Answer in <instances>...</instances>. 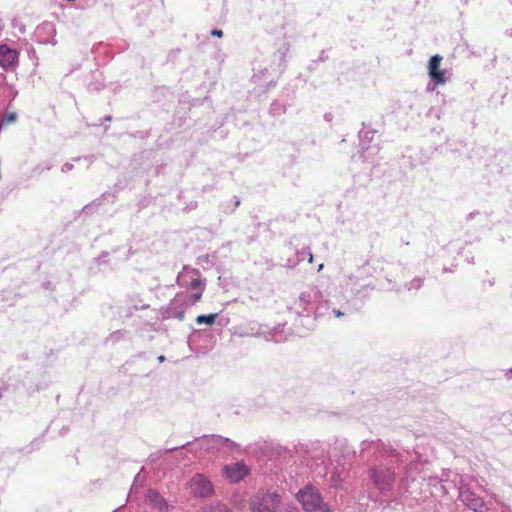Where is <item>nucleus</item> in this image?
<instances>
[{
  "mask_svg": "<svg viewBox=\"0 0 512 512\" xmlns=\"http://www.w3.org/2000/svg\"><path fill=\"white\" fill-rule=\"evenodd\" d=\"M299 502L305 512H330L329 507L322 500L318 490L306 487L297 494Z\"/></svg>",
  "mask_w": 512,
  "mask_h": 512,
  "instance_id": "f257e3e1",
  "label": "nucleus"
},
{
  "mask_svg": "<svg viewBox=\"0 0 512 512\" xmlns=\"http://www.w3.org/2000/svg\"><path fill=\"white\" fill-rule=\"evenodd\" d=\"M280 503V497L276 493H258L251 501V512H277Z\"/></svg>",
  "mask_w": 512,
  "mask_h": 512,
  "instance_id": "f03ea898",
  "label": "nucleus"
},
{
  "mask_svg": "<svg viewBox=\"0 0 512 512\" xmlns=\"http://www.w3.org/2000/svg\"><path fill=\"white\" fill-rule=\"evenodd\" d=\"M189 487L191 493L199 497H208L214 491L212 483L203 474L194 475L189 482Z\"/></svg>",
  "mask_w": 512,
  "mask_h": 512,
  "instance_id": "7ed1b4c3",
  "label": "nucleus"
},
{
  "mask_svg": "<svg viewBox=\"0 0 512 512\" xmlns=\"http://www.w3.org/2000/svg\"><path fill=\"white\" fill-rule=\"evenodd\" d=\"M372 477L375 486L381 492L390 491L395 481V473L392 469H374L372 470Z\"/></svg>",
  "mask_w": 512,
  "mask_h": 512,
  "instance_id": "20e7f679",
  "label": "nucleus"
},
{
  "mask_svg": "<svg viewBox=\"0 0 512 512\" xmlns=\"http://www.w3.org/2000/svg\"><path fill=\"white\" fill-rule=\"evenodd\" d=\"M249 472V467L243 462H236L224 467V474L226 478L233 483L243 480Z\"/></svg>",
  "mask_w": 512,
  "mask_h": 512,
  "instance_id": "39448f33",
  "label": "nucleus"
},
{
  "mask_svg": "<svg viewBox=\"0 0 512 512\" xmlns=\"http://www.w3.org/2000/svg\"><path fill=\"white\" fill-rule=\"evenodd\" d=\"M442 59V56L434 55L430 58L428 65L429 76L436 85H444L446 83L445 71L440 69Z\"/></svg>",
  "mask_w": 512,
  "mask_h": 512,
  "instance_id": "423d86ee",
  "label": "nucleus"
},
{
  "mask_svg": "<svg viewBox=\"0 0 512 512\" xmlns=\"http://www.w3.org/2000/svg\"><path fill=\"white\" fill-rule=\"evenodd\" d=\"M145 503L156 512H164L168 509V503L165 498L153 489L147 491Z\"/></svg>",
  "mask_w": 512,
  "mask_h": 512,
  "instance_id": "0eeeda50",
  "label": "nucleus"
},
{
  "mask_svg": "<svg viewBox=\"0 0 512 512\" xmlns=\"http://www.w3.org/2000/svg\"><path fill=\"white\" fill-rule=\"evenodd\" d=\"M18 58L16 50L9 48L6 45H0V65L4 68L13 66Z\"/></svg>",
  "mask_w": 512,
  "mask_h": 512,
  "instance_id": "6e6552de",
  "label": "nucleus"
},
{
  "mask_svg": "<svg viewBox=\"0 0 512 512\" xmlns=\"http://www.w3.org/2000/svg\"><path fill=\"white\" fill-rule=\"evenodd\" d=\"M217 318V314H208V315H199L196 318V323L198 324H207L212 325L215 323V320Z\"/></svg>",
  "mask_w": 512,
  "mask_h": 512,
  "instance_id": "1a4fd4ad",
  "label": "nucleus"
},
{
  "mask_svg": "<svg viewBox=\"0 0 512 512\" xmlns=\"http://www.w3.org/2000/svg\"><path fill=\"white\" fill-rule=\"evenodd\" d=\"M189 286L194 291H203L204 289V284L199 279H193Z\"/></svg>",
  "mask_w": 512,
  "mask_h": 512,
  "instance_id": "9d476101",
  "label": "nucleus"
},
{
  "mask_svg": "<svg viewBox=\"0 0 512 512\" xmlns=\"http://www.w3.org/2000/svg\"><path fill=\"white\" fill-rule=\"evenodd\" d=\"M203 291H195L193 295L191 296L192 304L198 302L201 300Z\"/></svg>",
  "mask_w": 512,
  "mask_h": 512,
  "instance_id": "9b49d317",
  "label": "nucleus"
},
{
  "mask_svg": "<svg viewBox=\"0 0 512 512\" xmlns=\"http://www.w3.org/2000/svg\"><path fill=\"white\" fill-rule=\"evenodd\" d=\"M16 118H17V115L15 113H10L5 117V121L8 123L14 122L16 120Z\"/></svg>",
  "mask_w": 512,
  "mask_h": 512,
  "instance_id": "f8f14e48",
  "label": "nucleus"
},
{
  "mask_svg": "<svg viewBox=\"0 0 512 512\" xmlns=\"http://www.w3.org/2000/svg\"><path fill=\"white\" fill-rule=\"evenodd\" d=\"M211 34L213 36H216V37H222L223 36V31L222 30H219V29H213L211 31Z\"/></svg>",
  "mask_w": 512,
  "mask_h": 512,
  "instance_id": "ddd939ff",
  "label": "nucleus"
},
{
  "mask_svg": "<svg viewBox=\"0 0 512 512\" xmlns=\"http://www.w3.org/2000/svg\"><path fill=\"white\" fill-rule=\"evenodd\" d=\"M216 512H230L225 506H217L215 508Z\"/></svg>",
  "mask_w": 512,
  "mask_h": 512,
  "instance_id": "4468645a",
  "label": "nucleus"
},
{
  "mask_svg": "<svg viewBox=\"0 0 512 512\" xmlns=\"http://www.w3.org/2000/svg\"><path fill=\"white\" fill-rule=\"evenodd\" d=\"M334 314H335V316H336V317H341V316H343V315H344V314H343L341 311H339V310H334Z\"/></svg>",
  "mask_w": 512,
  "mask_h": 512,
  "instance_id": "2eb2a0df",
  "label": "nucleus"
},
{
  "mask_svg": "<svg viewBox=\"0 0 512 512\" xmlns=\"http://www.w3.org/2000/svg\"><path fill=\"white\" fill-rule=\"evenodd\" d=\"M308 261L309 262H312L313 261V254L310 252L309 255H308Z\"/></svg>",
  "mask_w": 512,
  "mask_h": 512,
  "instance_id": "dca6fc26",
  "label": "nucleus"
}]
</instances>
